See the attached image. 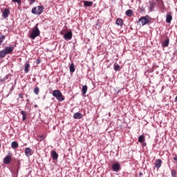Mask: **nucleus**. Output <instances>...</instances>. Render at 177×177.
Segmentation results:
<instances>
[{
  "instance_id": "16",
  "label": "nucleus",
  "mask_w": 177,
  "mask_h": 177,
  "mask_svg": "<svg viewBox=\"0 0 177 177\" xmlns=\"http://www.w3.org/2000/svg\"><path fill=\"white\" fill-rule=\"evenodd\" d=\"M149 10H153V9H154V8H156V2H153V1H149Z\"/></svg>"
},
{
  "instance_id": "28",
  "label": "nucleus",
  "mask_w": 177,
  "mask_h": 177,
  "mask_svg": "<svg viewBox=\"0 0 177 177\" xmlns=\"http://www.w3.org/2000/svg\"><path fill=\"white\" fill-rule=\"evenodd\" d=\"M34 93H35V95H38V93H39V88L36 87L34 88Z\"/></svg>"
},
{
  "instance_id": "26",
  "label": "nucleus",
  "mask_w": 177,
  "mask_h": 177,
  "mask_svg": "<svg viewBox=\"0 0 177 177\" xmlns=\"http://www.w3.org/2000/svg\"><path fill=\"white\" fill-rule=\"evenodd\" d=\"M5 56H6V53L5 51V50H1L0 51V57H5Z\"/></svg>"
},
{
  "instance_id": "42",
  "label": "nucleus",
  "mask_w": 177,
  "mask_h": 177,
  "mask_svg": "<svg viewBox=\"0 0 177 177\" xmlns=\"http://www.w3.org/2000/svg\"><path fill=\"white\" fill-rule=\"evenodd\" d=\"M0 147H1V144H0Z\"/></svg>"
},
{
  "instance_id": "10",
  "label": "nucleus",
  "mask_w": 177,
  "mask_h": 177,
  "mask_svg": "<svg viewBox=\"0 0 177 177\" xmlns=\"http://www.w3.org/2000/svg\"><path fill=\"white\" fill-rule=\"evenodd\" d=\"M9 15H10V10L8 8L4 10L2 13L3 19H8V17H9Z\"/></svg>"
},
{
  "instance_id": "3",
  "label": "nucleus",
  "mask_w": 177,
  "mask_h": 177,
  "mask_svg": "<svg viewBox=\"0 0 177 177\" xmlns=\"http://www.w3.org/2000/svg\"><path fill=\"white\" fill-rule=\"evenodd\" d=\"M150 20H151L150 16L145 15L138 19V23H141L142 26H146V24H149L150 23Z\"/></svg>"
},
{
  "instance_id": "22",
  "label": "nucleus",
  "mask_w": 177,
  "mask_h": 177,
  "mask_svg": "<svg viewBox=\"0 0 177 177\" xmlns=\"http://www.w3.org/2000/svg\"><path fill=\"white\" fill-rule=\"evenodd\" d=\"M133 13V11H132V10H127L126 11V16H128V17H131Z\"/></svg>"
},
{
  "instance_id": "37",
  "label": "nucleus",
  "mask_w": 177,
  "mask_h": 177,
  "mask_svg": "<svg viewBox=\"0 0 177 177\" xmlns=\"http://www.w3.org/2000/svg\"><path fill=\"white\" fill-rule=\"evenodd\" d=\"M37 64H39L41 63V59H38L36 61Z\"/></svg>"
},
{
  "instance_id": "41",
  "label": "nucleus",
  "mask_w": 177,
  "mask_h": 177,
  "mask_svg": "<svg viewBox=\"0 0 177 177\" xmlns=\"http://www.w3.org/2000/svg\"><path fill=\"white\" fill-rule=\"evenodd\" d=\"M60 34H61V35H63V32H60Z\"/></svg>"
},
{
  "instance_id": "15",
  "label": "nucleus",
  "mask_w": 177,
  "mask_h": 177,
  "mask_svg": "<svg viewBox=\"0 0 177 177\" xmlns=\"http://www.w3.org/2000/svg\"><path fill=\"white\" fill-rule=\"evenodd\" d=\"M73 118H75V120H81V118H82V114L80 112L75 113L73 115Z\"/></svg>"
},
{
  "instance_id": "4",
  "label": "nucleus",
  "mask_w": 177,
  "mask_h": 177,
  "mask_svg": "<svg viewBox=\"0 0 177 177\" xmlns=\"http://www.w3.org/2000/svg\"><path fill=\"white\" fill-rule=\"evenodd\" d=\"M31 12L33 15H37L38 16H39V15H41L42 12H44V7L41 6L34 7L32 9Z\"/></svg>"
},
{
  "instance_id": "11",
  "label": "nucleus",
  "mask_w": 177,
  "mask_h": 177,
  "mask_svg": "<svg viewBox=\"0 0 177 177\" xmlns=\"http://www.w3.org/2000/svg\"><path fill=\"white\" fill-rule=\"evenodd\" d=\"M25 156H26V157H30V156H32V150L30 147H27L25 149Z\"/></svg>"
},
{
  "instance_id": "34",
  "label": "nucleus",
  "mask_w": 177,
  "mask_h": 177,
  "mask_svg": "<svg viewBox=\"0 0 177 177\" xmlns=\"http://www.w3.org/2000/svg\"><path fill=\"white\" fill-rule=\"evenodd\" d=\"M34 2H35V0H29L30 5H32V3H34Z\"/></svg>"
},
{
  "instance_id": "40",
  "label": "nucleus",
  "mask_w": 177,
  "mask_h": 177,
  "mask_svg": "<svg viewBox=\"0 0 177 177\" xmlns=\"http://www.w3.org/2000/svg\"><path fill=\"white\" fill-rule=\"evenodd\" d=\"M139 175H140V176H142V175H143V174H142V173H140V174H139Z\"/></svg>"
},
{
  "instance_id": "33",
  "label": "nucleus",
  "mask_w": 177,
  "mask_h": 177,
  "mask_svg": "<svg viewBox=\"0 0 177 177\" xmlns=\"http://www.w3.org/2000/svg\"><path fill=\"white\" fill-rule=\"evenodd\" d=\"M140 143H142V147L147 146V144L145 141H143L142 142H140Z\"/></svg>"
},
{
  "instance_id": "21",
  "label": "nucleus",
  "mask_w": 177,
  "mask_h": 177,
  "mask_svg": "<svg viewBox=\"0 0 177 177\" xmlns=\"http://www.w3.org/2000/svg\"><path fill=\"white\" fill-rule=\"evenodd\" d=\"M82 94L83 95H86V92L88 91V86H86V85L83 86L82 88Z\"/></svg>"
},
{
  "instance_id": "19",
  "label": "nucleus",
  "mask_w": 177,
  "mask_h": 177,
  "mask_svg": "<svg viewBox=\"0 0 177 177\" xmlns=\"http://www.w3.org/2000/svg\"><path fill=\"white\" fill-rule=\"evenodd\" d=\"M146 139V137L145 136L141 135L138 137V142L139 143H143L145 142V140Z\"/></svg>"
},
{
  "instance_id": "8",
  "label": "nucleus",
  "mask_w": 177,
  "mask_h": 177,
  "mask_svg": "<svg viewBox=\"0 0 177 177\" xmlns=\"http://www.w3.org/2000/svg\"><path fill=\"white\" fill-rule=\"evenodd\" d=\"M4 50L6 55H10L15 50V48L13 46L5 47Z\"/></svg>"
},
{
  "instance_id": "7",
  "label": "nucleus",
  "mask_w": 177,
  "mask_h": 177,
  "mask_svg": "<svg viewBox=\"0 0 177 177\" xmlns=\"http://www.w3.org/2000/svg\"><path fill=\"white\" fill-rule=\"evenodd\" d=\"M112 169L114 172H118L120 169H121V166H120V163L115 162L112 165Z\"/></svg>"
},
{
  "instance_id": "29",
  "label": "nucleus",
  "mask_w": 177,
  "mask_h": 177,
  "mask_svg": "<svg viewBox=\"0 0 177 177\" xmlns=\"http://www.w3.org/2000/svg\"><path fill=\"white\" fill-rule=\"evenodd\" d=\"M176 175H177L176 170L172 169V170H171V176H172V177H176Z\"/></svg>"
},
{
  "instance_id": "24",
  "label": "nucleus",
  "mask_w": 177,
  "mask_h": 177,
  "mask_svg": "<svg viewBox=\"0 0 177 177\" xmlns=\"http://www.w3.org/2000/svg\"><path fill=\"white\" fill-rule=\"evenodd\" d=\"M69 70L71 73H74L75 71V67L74 66V63H72L69 66Z\"/></svg>"
},
{
  "instance_id": "13",
  "label": "nucleus",
  "mask_w": 177,
  "mask_h": 177,
  "mask_svg": "<svg viewBox=\"0 0 177 177\" xmlns=\"http://www.w3.org/2000/svg\"><path fill=\"white\" fill-rule=\"evenodd\" d=\"M115 24H117V26L122 27V26H124V20H122V19L121 18H118L116 19Z\"/></svg>"
},
{
  "instance_id": "1",
  "label": "nucleus",
  "mask_w": 177,
  "mask_h": 177,
  "mask_svg": "<svg viewBox=\"0 0 177 177\" xmlns=\"http://www.w3.org/2000/svg\"><path fill=\"white\" fill-rule=\"evenodd\" d=\"M40 34H41V31H39V29L38 28V24H37L33 28V30L31 32L29 37L31 38V39H35L37 38V37H39Z\"/></svg>"
},
{
  "instance_id": "18",
  "label": "nucleus",
  "mask_w": 177,
  "mask_h": 177,
  "mask_svg": "<svg viewBox=\"0 0 177 177\" xmlns=\"http://www.w3.org/2000/svg\"><path fill=\"white\" fill-rule=\"evenodd\" d=\"M172 21V15L168 14L166 17V23H171Z\"/></svg>"
},
{
  "instance_id": "5",
  "label": "nucleus",
  "mask_w": 177,
  "mask_h": 177,
  "mask_svg": "<svg viewBox=\"0 0 177 177\" xmlns=\"http://www.w3.org/2000/svg\"><path fill=\"white\" fill-rule=\"evenodd\" d=\"M154 165L155 167H153V169H156V168L157 171H158V169L161 168V165H162V160H161V159H156Z\"/></svg>"
},
{
  "instance_id": "6",
  "label": "nucleus",
  "mask_w": 177,
  "mask_h": 177,
  "mask_svg": "<svg viewBox=\"0 0 177 177\" xmlns=\"http://www.w3.org/2000/svg\"><path fill=\"white\" fill-rule=\"evenodd\" d=\"M73 38V32L71 30L66 32L64 35V39H66V41H70Z\"/></svg>"
},
{
  "instance_id": "39",
  "label": "nucleus",
  "mask_w": 177,
  "mask_h": 177,
  "mask_svg": "<svg viewBox=\"0 0 177 177\" xmlns=\"http://www.w3.org/2000/svg\"><path fill=\"white\" fill-rule=\"evenodd\" d=\"M40 138H41V140H44V136H41L40 137Z\"/></svg>"
},
{
  "instance_id": "9",
  "label": "nucleus",
  "mask_w": 177,
  "mask_h": 177,
  "mask_svg": "<svg viewBox=\"0 0 177 177\" xmlns=\"http://www.w3.org/2000/svg\"><path fill=\"white\" fill-rule=\"evenodd\" d=\"M12 162V156L10 155H7L3 158V164H10Z\"/></svg>"
},
{
  "instance_id": "17",
  "label": "nucleus",
  "mask_w": 177,
  "mask_h": 177,
  "mask_svg": "<svg viewBox=\"0 0 177 177\" xmlns=\"http://www.w3.org/2000/svg\"><path fill=\"white\" fill-rule=\"evenodd\" d=\"M21 114L22 115L23 121H26V120H27V112L25 111H21Z\"/></svg>"
},
{
  "instance_id": "2",
  "label": "nucleus",
  "mask_w": 177,
  "mask_h": 177,
  "mask_svg": "<svg viewBox=\"0 0 177 177\" xmlns=\"http://www.w3.org/2000/svg\"><path fill=\"white\" fill-rule=\"evenodd\" d=\"M53 96L56 97L58 102H63V100H64V96H63V94H62V91H60V90H55L53 92Z\"/></svg>"
},
{
  "instance_id": "27",
  "label": "nucleus",
  "mask_w": 177,
  "mask_h": 177,
  "mask_svg": "<svg viewBox=\"0 0 177 177\" xmlns=\"http://www.w3.org/2000/svg\"><path fill=\"white\" fill-rule=\"evenodd\" d=\"M28 68H30V64H26L25 65V68H24V71L25 73H28V71H30V70H28Z\"/></svg>"
},
{
  "instance_id": "35",
  "label": "nucleus",
  "mask_w": 177,
  "mask_h": 177,
  "mask_svg": "<svg viewBox=\"0 0 177 177\" xmlns=\"http://www.w3.org/2000/svg\"><path fill=\"white\" fill-rule=\"evenodd\" d=\"M19 99H23V94L22 93L19 94Z\"/></svg>"
},
{
  "instance_id": "14",
  "label": "nucleus",
  "mask_w": 177,
  "mask_h": 177,
  "mask_svg": "<svg viewBox=\"0 0 177 177\" xmlns=\"http://www.w3.org/2000/svg\"><path fill=\"white\" fill-rule=\"evenodd\" d=\"M169 45V38L167 37V39L162 43V48H167Z\"/></svg>"
},
{
  "instance_id": "31",
  "label": "nucleus",
  "mask_w": 177,
  "mask_h": 177,
  "mask_svg": "<svg viewBox=\"0 0 177 177\" xmlns=\"http://www.w3.org/2000/svg\"><path fill=\"white\" fill-rule=\"evenodd\" d=\"M12 2H16L18 5L21 4V0H12Z\"/></svg>"
},
{
  "instance_id": "36",
  "label": "nucleus",
  "mask_w": 177,
  "mask_h": 177,
  "mask_svg": "<svg viewBox=\"0 0 177 177\" xmlns=\"http://www.w3.org/2000/svg\"><path fill=\"white\" fill-rule=\"evenodd\" d=\"M158 2L162 5H164V1H162V0H158Z\"/></svg>"
},
{
  "instance_id": "12",
  "label": "nucleus",
  "mask_w": 177,
  "mask_h": 177,
  "mask_svg": "<svg viewBox=\"0 0 177 177\" xmlns=\"http://www.w3.org/2000/svg\"><path fill=\"white\" fill-rule=\"evenodd\" d=\"M50 156L53 160H57V158H59V154L56 153V151L52 150L50 152Z\"/></svg>"
},
{
  "instance_id": "32",
  "label": "nucleus",
  "mask_w": 177,
  "mask_h": 177,
  "mask_svg": "<svg viewBox=\"0 0 177 177\" xmlns=\"http://www.w3.org/2000/svg\"><path fill=\"white\" fill-rule=\"evenodd\" d=\"M6 80H8V76H6L4 78L1 79L0 82H5V81H6Z\"/></svg>"
},
{
  "instance_id": "38",
  "label": "nucleus",
  "mask_w": 177,
  "mask_h": 177,
  "mask_svg": "<svg viewBox=\"0 0 177 177\" xmlns=\"http://www.w3.org/2000/svg\"><path fill=\"white\" fill-rule=\"evenodd\" d=\"M174 161H176V162H177V156H175V157L174 158Z\"/></svg>"
},
{
  "instance_id": "30",
  "label": "nucleus",
  "mask_w": 177,
  "mask_h": 177,
  "mask_svg": "<svg viewBox=\"0 0 177 177\" xmlns=\"http://www.w3.org/2000/svg\"><path fill=\"white\" fill-rule=\"evenodd\" d=\"M114 70L115 71H120V65L118 64L114 65Z\"/></svg>"
},
{
  "instance_id": "20",
  "label": "nucleus",
  "mask_w": 177,
  "mask_h": 177,
  "mask_svg": "<svg viewBox=\"0 0 177 177\" xmlns=\"http://www.w3.org/2000/svg\"><path fill=\"white\" fill-rule=\"evenodd\" d=\"M11 147L12 149H17V147H19V143H17V142L14 141L11 143Z\"/></svg>"
},
{
  "instance_id": "23",
  "label": "nucleus",
  "mask_w": 177,
  "mask_h": 177,
  "mask_svg": "<svg viewBox=\"0 0 177 177\" xmlns=\"http://www.w3.org/2000/svg\"><path fill=\"white\" fill-rule=\"evenodd\" d=\"M92 5H93V1H85L84 2V6H92Z\"/></svg>"
},
{
  "instance_id": "25",
  "label": "nucleus",
  "mask_w": 177,
  "mask_h": 177,
  "mask_svg": "<svg viewBox=\"0 0 177 177\" xmlns=\"http://www.w3.org/2000/svg\"><path fill=\"white\" fill-rule=\"evenodd\" d=\"M6 38V36H5V35H0V46H1V45H2V42H3V41H5Z\"/></svg>"
}]
</instances>
